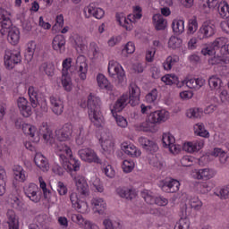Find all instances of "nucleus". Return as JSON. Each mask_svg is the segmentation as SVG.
Segmentation results:
<instances>
[{
  "instance_id": "f257e3e1",
  "label": "nucleus",
  "mask_w": 229,
  "mask_h": 229,
  "mask_svg": "<svg viewBox=\"0 0 229 229\" xmlns=\"http://www.w3.org/2000/svg\"><path fill=\"white\" fill-rule=\"evenodd\" d=\"M87 108H88V115L91 123L97 128H101L103 126V123L105 118H103V114L99 111L101 108V99L94 93H89L87 98Z\"/></svg>"
},
{
  "instance_id": "f03ea898",
  "label": "nucleus",
  "mask_w": 229,
  "mask_h": 229,
  "mask_svg": "<svg viewBox=\"0 0 229 229\" xmlns=\"http://www.w3.org/2000/svg\"><path fill=\"white\" fill-rule=\"evenodd\" d=\"M222 47H225V40L223 38H218L211 45L204 47L201 53L204 56H207V55L208 56L214 55L209 59V64H211V65H217L219 64L220 65H225V64H226V57L223 55H219L217 53Z\"/></svg>"
},
{
  "instance_id": "7ed1b4c3",
  "label": "nucleus",
  "mask_w": 229,
  "mask_h": 229,
  "mask_svg": "<svg viewBox=\"0 0 229 229\" xmlns=\"http://www.w3.org/2000/svg\"><path fill=\"white\" fill-rule=\"evenodd\" d=\"M42 137L47 144H53V131L49 129L47 123L43 122L39 126V130L36 132L35 142H38Z\"/></svg>"
},
{
  "instance_id": "20e7f679",
  "label": "nucleus",
  "mask_w": 229,
  "mask_h": 229,
  "mask_svg": "<svg viewBox=\"0 0 229 229\" xmlns=\"http://www.w3.org/2000/svg\"><path fill=\"white\" fill-rule=\"evenodd\" d=\"M4 65L7 69H13L17 64L22 62V57H21V52L17 50H7L4 55Z\"/></svg>"
},
{
  "instance_id": "39448f33",
  "label": "nucleus",
  "mask_w": 229,
  "mask_h": 229,
  "mask_svg": "<svg viewBox=\"0 0 229 229\" xmlns=\"http://www.w3.org/2000/svg\"><path fill=\"white\" fill-rule=\"evenodd\" d=\"M216 33V25L211 22L205 21L197 32V38L203 40V38H208L213 37Z\"/></svg>"
},
{
  "instance_id": "423d86ee",
  "label": "nucleus",
  "mask_w": 229,
  "mask_h": 229,
  "mask_svg": "<svg viewBox=\"0 0 229 229\" xmlns=\"http://www.w3.org/2000/svg\"><path fill=\"white\" fill-rule=\"evenodd\" d=\"M79 156L81 157V160L84 162H88L89 164H101V159L98 157V155L92 148H81L79 150Z\"/></svg>"
},
{
  "instance_id": "0eeeda50",
  "label": "nucleus",
  "mask_w": 229,
  "mask_h": 229,
  "mask_svg": "<svg viewBox=\"0 0 229 229\" xmlns=\"http://www.w3.org/2000/svg\"><path fill=\"white\" fill-rule=\"evenodd\" d=\"M108 72L111 78H115L116 76L119 83H123V81H124V70L123 69V67L119 66V64H117L115 61L109 62Z\"/></svg>"
},
{
  "instance_id": "6e6552de",
  "label": "nucleus",
  "mask_w": 229,
  "mask_h": 229,
  "mask_svg": "<svg viewBox=\"0 0 229 229\" xmlns=\"http://www.w3.org/2000/svg\"><path fill=\"white\" fill-rule=\"evenodd\" d=\"M59 158L62 162L64 169L65 171H79L80 170V162L78 160L70 157V160L67 158L65 154H59Z\"/></svg>"
},
{
  "instance_id": "1a4fd4ad",
  "label": "nucleus",
  "mask_w": 229,
  "mask_h": 229,
  "mask_svg": "<svg viewBox=\"0 0 229 229\" xmlns=\"http://www.w3.org/2000/svg\"><path fill=\"white\" fill-rule=\"evenodd\" d=\"M128 101L131 106H137L140 101V89L135 83L130 85Z\"/></svg>"
},
{
  "instance_id": "9d476101",
  "label": "nucleus",
  "mask_w": 229,
  "mask_h": 229,
  "mask_svg": "<svg viewBox=\"0 0 229 229\" xmlns=\"http://www.w3.org/2000/svg\"><path fill=\"white\" fill-rule=\"evenodd\" d=\"M169 119V112L165 110L155 111L150 113L148 121L151 124H157L158 123H165Z\"/></svg>"
},
{
  "instance_id": "9b49d317",
  "label": "nucleus",
  "mask_w": 229,
  "mask_h": 229,
  "mask_svg": "<svg viewBox=\"0 0 229 229\" xmlns=\"http://www.w3.org/2000/svg\"><path fill=\"white\" fill-rule=\"evenodd\" d=\"M17 105L22 117H31L33 111H31V106H30L28 99L20 97L17 100Z\"/></svg>"
},
{
  "instance_id": "f8f14e48",
  "label": "nucleus",
  "mask_w": 229,
  "mask_h": 229,
  "mask_svg": "<svg viewBox=\"0 0 229 229\" xmlns=\"http://www.w3.org/2000/svg\"><path fill=\"white\" fill-rule=\"evenodd\" d=\"M72 135V124L65 123L62 129L56 131L57 140L60 142H65L66 140H70Z\"/></svg>"
},
{
  "instance_id": "ddd939ff",
  "label": "nucleus",
  "mask_w": 229,
  "mask_h": 229,
  "mask_svg": "<svg viewBox=\"0 0 229 229\" xmlns=\"http://www.w3.org/2000/svg\"><path fill=\"white\" fill-rule=\"evenodd\" d=\"M75 185L77 191L81 196H84L86 198V196H89V194H90V190L89 189V184L87 183L85 177H76Z\"/></svg>"
},
{
  "instance_id": "4468645a",
  "label": "nucleus",
  "mask_w": 229,
  "mask_h": 229,
  "mask_svg": "<svg viewBox=\"0 0 229 229\" xmlns=\"http://www.w3.org/2000/svg\"><path fill=\"white\" fill-rule=\"evenodd\" d=\"M139 142L143 149H146L148 153H157L158 151V145L154 140L146 137H140L139 138Z\"/></svg>"
},
{
  "instance_id": "2eb2a0df",
  "label": "nucleus",
  "mask_w": 229,
  "mask_h": 229,
  "mask_svg": "<svg viewBox=\"0 0 229 229\" xmlns=\"http://www.w3.org/2000/svg\"><path fill=\"white\" fill-rule=\"evenodd\" d=\"M76 68L78 69L77 72L79 73L81 80H86L89 65L87 64V62H85L84 56L81 55V56L77 57Z\"/></svg>"
},
{
  "instance_id": "dca6fc26",
  "label": "nucleus",
  "mask_w": 229,
  "mask_h": 229,
  "mask_svg": "<svg viewBox=\"0 0 229 229\" xmlns=\"http://www.w3.org/2000/svg\"><path fill=\"white\" fill-rule=\"evenodd\" d=\"M70 200L72 208H75V210L81 212V214L85 212V208H87V204L84 201L80 200V199L78 198V193H72L70 195Z\"/></svg>"
},
{
  "instance_id": "f3484780",
  "label": "nucleus",
  "mask_w": 229,
  "mask_h": 229,
  "mask_svg": "<svg viewBox=\"0 0 229 229\" xmlns=\"http://www.w3.org/2000/svg\"><path fill=\"white\" fill-rule=\"evenodd\" d=\"M179 190H180V182L174 179L165 181L162 185V191H164V192L174 193V192H178Z\"/></svg>"
},
{
  "instance_id": "a211bd4d",
  "label": "nucleus",
  "mask_w": 229,
  "mask_h": 229,
  "mask_svg": "<svg viewBox=\"0 0 229 229\" xmlns=\"http://www.w3.org/2000/svg\"><path fill=\"white\" fill-rule=\"evenodd\" d=\"M50 105H52V112L55 115H62L64 112V101L59 97H50Z\"/></svg>"
},
{
  "instance_id": "6ab92c4d",
  "label": "nucleus",
  "mask_w": 229,
  "mask_h": 229,
  "mask_svg": "<svg viewBox=\"0 0 229 229\" xmlns=\"http://www.w3.org/2000/svg\"><path fill=\"white\" fill-rule=\"evenodd\" d=\"M34 162L41 171H44L45 173L49 171V161L47 160V157H44L41 153H37L34 157Z\"/></svg>"
},
{
  "instance_id": "aec40b11",
  "label": "nucleus",
  "mask_w": 229,
  "mask_h": 229,
  "mask_svg": "<svg viewBox=\"0 0 229 229\" xmlns=\"http://www.w3.org/2000/svg\"><path fill=\"white\" fill-rule=\"evenodd\" d=\"M100 140H102L101 146H102V149L103 151H105L106 153H114V138H112V136H107L106 134H104L101 136Z\"/></svg>"
},
{
  "instance_id": "412c9836",
  "label": "nucleus",
  "mask_w": 229,
  "mask_h": 229,
  "mask_svg": "<svg viewBox=\"0 0 229 229\" xmlns=\"http://www.w3.org/2000/svg\"><path fill=\"white\" fill-rule=\"evenodd\" d=\"M204 146V140H196L184 144L182 149L183 151H187L188 153H196V151H199V149H201Z\"/></svg>"
},
{
  "instance_id": "4be33fe9",
  "label": "nucleus",
  "mask_w": 229,
  "mask_h": 229,
  "mask_svg": "<svg viewBox=\"0 0 229 229\" xmlns=\"http://www.w3.org/2000/svg\"><path fill=\"white\" fill-rule=\"evenodd\" d=\"M38 191V187L35 183H30L25 190V195L29 197L30 201H34V203H38L39 199L37 192Z\"/></svg>"
},
{
  "instance_id": "5701e85b",
  "label": "nucleus",
  "mask_w": 229,
  "mask_h": 229,
  "mask_svg": "<svg viewBox=\"0 0 229 229\" xmlns=\"http://www.w3.org/2000/svg\"><path fill=\"white\" fill-rule=\"evenodd\" d=\"M7 225L9 229H19V216L13 209L7 211Z\"/></svg>"
},
{
  "instance_id": "b1692460",
  "label": "nucleus",
  "mask_w": 229,
  "mask_h": 229,
  "mask_svg": "<svg viewBox=\"0 0 229 229\" xmlns=\"http://www.w3.org/2000/svg\"><path fill=\"white\" fill-rule=\"evenodd\" d=\"M152 19L157 31H162L167 28V21L162 14H155Z\"/></svg>"
},
{
  "instance_id": "393cba45",
  "label": "nucleus",
  "mask_w": 229,
  "mask_h": 229,
  "mask_svg": "<svg viewBox=\"0 0 229 229\" xmlns=\"http://www.w3.org/2000/svg\"><path fill=\"white\" fill-rule=\"evenodd\" d=\"M122 149L124 151L125 155L135 158L137 157H140V150H137V147L134 145H128V143L122 144Z\"/></svg>"
},
{
  "instance_id": "a878e982",
  "label": "nucleus",
  "mask_w": 229,
  "mask_h": 229,
  "mask_svg": "<svg viewBox=\"0 0 229 229\" xmlns=\"http://www.w3.org/2000/svg\"><path fill=\"white\" fill-rule=\"evenodd\" d=\"M7 33V40L8 42H10V44L15 46V44L19 43V40L21 38V32L19 31V29H17L16 27H12V29Z\"/></svg>"
},
{
  "instance_id": "bb28decb",
  "label": "nucleus",
  "mask_w": 229,
  "mask_h": 229,
  "mask_svg": "<svg viewBox=\"0 0 229 229\" xmlns=\"http://www.w3.org/2000/svg\"><path fill=\"white\" fill-rule=\"evenodd\" d=\"M130 103V100H128V95H122L115 102L114 106V112H123L124 108H126V106Z\"/></svg>"
},
{
  "instance_id": "cd10ccee",
  "label": "nucleus",
  "mask_w": 229,
  "mask_h": 229,
  "mask_svg": "<svg viewBox=\"0 0 229 229\" xmlns=\"http://www.w3.org/2000/svg\"><path fill=\"white\" fill-rule=\"evenodd\" d=\"M52 47L55 51L65 49V37H64V35L55 36L52 41Z\"/></svg>"
},
{
  "instance_id": "c85d7f7f",
  "label": "nucleus",
  "mask_w": 229,
  "mask_h": 229,
  "mask_svg": "<svg viewBox=\"0 0 229 229\" xmlns=\"http://www.w3.org/2000/svg\"><path fill=\"white\" fill-rule=\"evenodd\" d=\"M173 31L177 35H182L185 31V21L182 20H174L172 23Z\"/></svg>"
},
{
  "instance_id": "c756f323",
  "label": "nucleus",
  "mask_w": 229,
  "mask_h": 229,
  "mask_svg": "<svg viewBox=\"0 0 229 229\" xmlns=\"http://www.w3.org/2000/svg\"><path fill=\"white\" fill-rule=\"evenodd\" d=\"M217 10L222 19H229V5L226 1L220 2Z\"/></svg>"
},
{
  "instance_id": "7c9ffc66",
  "label": "nucleus",
  "mask_w": 229,
  "mask_h": 229,
  "mask_svg": "<svg viewBox=\"0 0 229 229\" xmlns=\"http://www.w3.org/2000/svg\"><path fill=\"white\" fill-rule=\"evenodd\" d=\"M6 192V171L0 166V196H4Z\"/></svg>"
},
{
  "instance_id": "2f4dec72",
  "label": "nucleus",
  "mask_w": 229,
  "mask_h": 229,
  "mask_svg": "<svg viewBox=\"0 0 229 229\" xmlns=\"http://www.w3.org/2000/svg\"><path fill=\"white\" fill-rule=\"evenodd\" d=\"M97 81L100 89H106L107 90H112V84L108 81V79L105 75L99 73L97 76Z\"/></svg>"
},
{
  "instance_id": "473e14b6",
  "label": "nucleus",
  "mask_w": 229,
  "mask_h": 229,
  "mask_svg": "<svg viewBox=\"0 0 229 229\" xmlns=\"http://www.w3.org/2000/svg\"><path fill=\"white\" fill-rule=\"evenodd\" d=\"M39 71L45 72L47 76H55V64L53 63H43L39 67Z\"/></svg>"
},
{
  "instance_id": "72a5a7b5",
  "label": "nucleus",
  "mask_w": 229,
  "mask_h": 229,
  "mask_svg": "<svg viewBox=\"0 0 229 229\" xmlns=\"http://www.w3.org/2000/svg\"><path fill=\"white\" fill-rule=\"evenodd\" d=\"M12 30V21L3 16V21L0 22V33L1 35H6Z\"/></svg>"
},
{
  "instance_id": "f704fd0d",
  "label": "nucleus",
  "mask_w": 229,
  "mask_h": 229,
  "mask_svg": "<svg viewBox=\"0 0 229 229\" xmlns=\"http://www.w3.org/2000/svg\"><path fill=\"white\" fill-rule=\"evenodd\" d=\"M161 81L165 83V85H178L180 84V81L178 80V76L175 74H166L161 78Z\"/></svg>"
},
{
  "instance_id": "c9c22d12",
  "label": "nucleus",
  "mask_w": 229,
  "mask_h": 229,
  "mask_svg": "<svg viewBox=\"0 0 229 229\" xmlns=\"http://www.w3.org/2000/svg\"><path fill=\"white\" fill-rule=\"evenodd\" d=\"M15 180L18 182H24L26 180V174H24V169L21 165H14L13 168Z\"/></svg>"
},
{
  "instance_id": "e433bc0d",
  "label": "nucleus",
  "mask_w": 229,
  "mask_h": 229,
  "mask_svg": "<svg viewBox=\"0 0 229 229\" xmlns=\"http://www.w3.org/2000/svg\"><path fill=\"white\" fill-rule=\"evenodd\" d=\"M117 194H119L121 198H125V199H133V198H135V192L126 188H118Z\"/></svg>"
},
{
  "instance_id": "4c0bfd02",
  "label": "nucleus",
  "mask_w": 229,
  "mask_h": 229,
  "mask_svg": "<svg viewBox=\"0 0 229 229\" xmlns=\"http://www.w3.org/2000/svg\"><path fill=\"white\" fill-rule=\"evenodd\" d=\"M176 140L170 132L163 133L162 142L165 148H169L174 144Z\"/></svg>"
},
{
  "instance_id": "58836bf2",
  "label": "nucleus",
  "mask_w": 229,
  "mask_h": 229,
  "mask_svg": "<svg viewBox=\"0 0 229 229\" xmlns=\"http://www.w3.org/2000/svg\"><path fill=\"white\" fill-rule=\"evenodd\" d=\"M196 178L197 180H210V178H212V174L210 173V169L208 168L199 169L196 173Z\"/></svg>"
},
{
  "instance_id": "ea45409f",
  "label": "nucleus",
  "mask_w": 229,
  "mask_h": 229,
  "mask_svg": "<svg viewBox=\"0 0 229 229\" xmlns=\"http://www.w3.org/2000/svg\"><path fill=\"white\" fill-rule=\"evenodd\" d=\"M186 115L190 119H199L203 115V109L198 107L191 108L186 113Z\"/></svg>"
},
{
  "instance_id": "a19ab883",
  "label": "nucleus",
  "mask_w": 229,
  "mask_h": 229,
  "mask_svg": "<svg viewBox=\"0 0 229 229\" xmlns=\"http://www.w3.org/2000/svg\"><path fill=\"white\" fill-rule=\"evenodd\" d=\"M222 83H223V81H221L217 76H211L208 79V85L211 90L221 89Z\"/></svg>"
},
{
  "instance_id": "79ce46f5",
  "label": "nucleus",
  "mask_w": 229,
  "mask_h": 229,
  "mask_svg": "<svg viewBox=\"0 0 229 229\" xmlns=\"http://www.w3.org/2000/svg\"><path fill=\"white\" fill-rule=\"evenodd\" d=\"M38 94L37 93V91H35L34 88H29V97L30 99L31 106L33 108H37V106L38 105Z\"/></svg>"
},
{
  "instance_id": "37998d69",
  "label": "nucleus",
  "mask_w": 229,
  "mask_h": 229,
  "mask_svg": "<svg viewBox=\"0 0 229 229\" xmlns=\"http://www.w3.org/2000/svg\"><path fill=\"white\" fill-rule=\"evenodd\" d=\"M62 85L66 92H71V90H72V82L71 81V77H69L67 74L63 73Z\"/></svg>"
},
{
  "instance_id": "c03bdc74",
  "label": "nucleus",
  "mask_w": 229,
  "mask_h": 229,
  "mask_svg": "<svg viewBox=\"0 0 229 229\" xmlns=\"http://www.w3.org/2000/svg\"><path fill=\"white\" fill-rule=\"evenodd\" d=\"M198 31V20L196 18L190 19L188 21V35H194Z\"/></svg>"
},
{
  "instance_id": "a18cd8bd",
  "label": "nucleus",
  "mask_w": 229,
  "mask_h": 229,
  "mask_svg": "<svg viewBox=\"0 0 229 229\" xmlns=\"http://www.w3.org/2000/svg\"><path fill=\"white\" fill-rule=\"evenodd\" d=\"M178 62V57L176 56H168L165 62L163 64V67L165 71H171L173 69V65H174Z\"/></svg>"
},
{
  "instance_id": "49530a36",
  "label": "nucleus",
  "mask_w": 229,
  "mask_h": 229,
  "mask_svg": "<svg viewBox=\"0 0 229 229\" xmlns=\"http://www.w3.org/2000/svg\"><path fill=\"white\" fill-rule=\"evenodd\" d=\"M182 47V38L172 36L168 41V47L171 49H178V47Z\"/></svg>"
},
{
  "instance_id": "de8ad7c7",
  "label": "nucleus",
  "mask_w": 229,
  "mask_h": 229,
  "mask_svg": "<svg viewBox=\"0 0 229 229\" xmlns=\"http://www.w3.org/2000/svg\"><path fill=\"white\" fill-rule=\"evenodd\" d=\"M196 127V135H199V137H204L205 139H208V137H209L208 131L205 129V125H203V123H197Z\"/></svg>"
},
{
  "instance_id": "09e8293b",
  "label": "nucleus",
  "mask_w": 229,
  "mask_h": 229,
  "mask_svg": "<svg viewBox=\"0 0 229 229\" xmlns=\"http://www.w3.org/2000/svg\"><path fill=\"white\" fill-rule=\"evenodd\" d=\"M22 130L26 135H30L35 140V138L37 137V128L35 126L26 124L22 127Z\"/></svg>"
},
{
  "instance_id": "8fccbe9b",
  "label": "nucleus",
  "mask_w": 229,
  "mask_h": 229,
  "mask_svg": "<svg viewBox=\"0 0 229 229\" xmlns=\"http://www.w3.org/2000/svg\"><path fill=\"white\" fill-rule=\"evenodd\" d=\"M96 9L95 4H89L87 7L84 8V13L86 19H90V17H94V12Z\"/></svg>"
},
{
  "instance_id": "3c124183",
  "label": "nucleus",
  "mask_w": 229,
  "mask_h": 229,
  "mask_svg": "<svg viewBox=\"0 0 229 229\" xmlns=\"http://www.w3.org/2000/svg\"><path fill=\"white\" fill-rule=\"evenodd\" d=\"M92 204L94 205L98 212H102V210H105V208H106V204L105 203V201H103V199H94Z\"/></svg>"
},
{
  "instance_id": "603ef678",
  "label": "nucleus",
  "mask_w": 229,
  "mask_h": 229,
  "mask_svg": "<svg viewBox=\"0 0 229 229\" xmlns=\"http://www.w3.org/2000/svg\"><path fill=\"white\" fill-rule=\"evenodd\" d=\"M134 167H135V163L128 160H124L122 165V169L123 170V173H131Z\"/></svg>"
},
{
  "instance_id": "864d4df0",
  "label": "nucleus",
  "mask_w": 229,
  "mask_h": 229,
  "mask_svg": "<svg viewBox=\"0 0 229 229\" xmlns=\"http://www.w3.org/2000/svg\"><path fill=\"white\" fill-rule=\"evenodd\" d=\"M122 53H127V55H133L135 53V45L132 42H128L124 48L122 50Z\"/></svg>"
},
{
  "instance_id": "5fc2aeb1",
  "label": "nucleus",
  "mask_w": 229,
  "mask_h": 229,
  "mask_svg": "<svg viewBox=\"0 0 229 229\" xmlns=\"http://www.w3.org/2000/svg\"><path fill=\"white\" fill-rule=\"evenodd\" d=\"M190 205L191 208H194L195 210H199V208L203 207V202H201V200H199V199H191L190 200Z\"/></svg>"
},
{
  "instance_id": "6e6d98bb",
  "label": "nucleus",
  "mask_w": 229,
  "mask_h": 229,
  "mask_svg": "<svg viewBox=\"0 0 229 229\" xmlns=\"http://www.w3.org/2000/svg\"><path fill=\"white\" fill-rule=\"evenodd\" d=\"M57 191L60 196H65V194L68 192L67 186H65L64 182H58Z\"/></svg>"
},
{
  "instance_id": "4d7b16f0",
  "label": "nucleus",
  "mask_w": 229,
  "mask_h": 229,
  "mask_svg": "<svg viewBox=\"0 0 229 229\" xmlns=\"http://www.w3.org/2000/svg\"><path fill=\"white\" fill-rule=\"evenodd\" d=\"M115 121L120 128H126V126H128V121H126V118H124L123 116L116 115Z\"/></svg>"
},
{
  "instance_id": "13d9d810",
  "label": "nucleus",
  "mask_w": 229,
  "mask_h": 229,
  "mask_svg": "<svg viewBox=\"0 0 229 229\" xmlns=\"http://www.w3.org/2000/svg\"><path fill=\"white\" fill-rule=\"evenodd\" d=\"M191 227V222L189 218L184 217L179 220V229H189Z\"/></svg>"
},
{
  "instance_id": "bf43d9fd",
  "label": "nucleus",
  "mask_w": 229,
  "mask_h": 229,
  "mask_svg": "<svg viewBox=\"0 0 229 229\" xmlns=\"http://www.w3.org/2000/svg\"><path fill=\"white\" fill-rule=\"evenodd\" d=\"M104 173H105L106 176H107V178H114V176H115V171L110 165H107L104 168Z\"/></svg>"
},
{
  "instance_id": "052dcab7",
  "label": "nucleus",
  "mask_w": 229,
  "mask_h": 229,
  "mask_svg": "<svg viewBox=\"0 0 229 229\" xmlns=\"http://www.w3.org/2000/svg\"><path fill=\"white\" fill-rule=\"evenodd\" d=\"M72 62V59L66 58L63 62V74H67L69 69H71V63Z\"/></svg>"
},
{
  "instance_id": "680f3d73",
  "label": "nucleus",
  "mask_w": 229,
  "mask_h": 229,
  "mask_svg": "<svg viewBox=\"0 0 229 229\" xmlns=\"http://www.w3.org/2000/svg\"><path fill=\"white\" fill-rule=\"evenodd\" d=\"M221 199H228L229 198V185L225 186L219 191Z\"/></svg>"
},
{
  "instance_id": "e2e57ef3",
  "label": "nucleus",
  "mask_w": 229,
  "mask_h": 229,
  "mask_svg": "<svg viewBox=\"0 0 229 229\" xmlns=\"http://www.w3.org/2000/svg\"><path fill=\"white\" fill-rule=\"evenodd\" d=\"M149 164L150 165H153L157 169H162V162H160V160H158V157H152L151 159L149 160Z\"/></svg>"
},
{
  "instance_id": "0e129e2a",
  "label": "nucleus",
  "mask_w": 229,
  "mask_h": 229,
  "mask_svg": "<svg viewBox=\"0 0 229 229\" xmlns=\"http://www.w3.org/2000/svg\"><path fill=\"white\" fill-rule=\"evenodd\" d=\"M93 17H95V19H103V17H105V11L99 7L95 6Z\"/></svg>"
},
{
  "instance_id": "69168bd1",
  "label": "nucleus",
  "mask_w": 229,
  "mask_h": 229,
  "mask_svg": "<svg viewBox=\"0 0 229 229\" xmlns=\"http://www.w3.org/2000/svg\"><path fill=\"white\" fill-rule=\"evenodd\" d=\"M93 187L97 191V192H103L105 191V188H103V184H101V180L96 179L93 182Z\"/></svg>"
},
{
  "instance_id": "338daca9",
  "label": "nucleus",
  "mask_w": 229,
  "mask_h": 229,
  "mask_svg": "<svg viewBox=\"0 0 229 229\" xmlns=\"http://www.w3.org/2000/svg\"><path fill=\"white\" fill-rule=\"evenodd\" d=\"M142 197L144 198L145 201H146L147 203H148V205H153V203H155L156 198H154L153 196H151L149 193H148V192H143V193H142Z\"/></svg>"
},
{
  "instance_id": "774afa93",
  "label": "nucleus",
  "mask_w": 229,
  "mask_h": 229,
  "mask_svg": "<svg viewBox=\"0 0 229 229\" xmlns=\"http://www.w3.org/2000/svg\"><path fill=\"white\" fill-rule=\"evenodd\" d=\"M220 28L222 29L225 33L229 35V21H224L220 23Z\"/></svg>"
}]
</instances>
